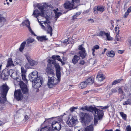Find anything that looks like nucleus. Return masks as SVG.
I'll return each mask as SVG.
<instances>
[{
    "label": "nucleus",
    "mask_w": 131,
    "mask_h": 131,
    "mask_svg": "<svg viewBox=\"0 0 131 131\" xmlns=\"http://www.w3.org/2000/svg\"><path fill=\"white\" fill-rule=\"evenodd\" d=\"M77 109V107H72L70 108V110L71 112H72L73 111H74L76 109Z\"/></svg>",
    "instance_id": "nucleus-46"
},
{
    "label": "nucleus",
    "mask_w": 131,
    "mask_h": 131,
    "mask_svg": "<svg viewBox=\"0 0 131 131\" xmlns=\"http://www.w3.org/2000/svg\"><path fill=\"white\" fill-rule=\"evenodd\" d=\"M78 49L79 50V55L82 59L84 58L86 56V54L85 49L83 47L82 45L79 46Z\"/></svg>",
    "instance_id": "nucleus-11"
},
{
    "label": "nucleus",
    "mask_w": 131,
    "mask_h": 131,
    "mask_svg": "<svg viewBox=\"0 0 131 131\" xmlns=\"http://www.w3.org/2000/svg\"><path fill=\"white\" fill-rule=\"evenodd\" d=\"M26 44V42L25 41H24L20 45V46L19 48V50L22 52L23 50L24 49L25 47Z\"/></svg>",
    "instance_id": "nucleus-30"
},
{
    "label": "nucleus",
    "mask_w": 131,
    "mask_h": 131,
    "mask_svg": "<svg viewBox=\"0 0 131 131\" xmlns=\"http://www.w3.org/2000/svg\"><path fill=\"white\" fill-rule=\"evenodd\" d=\"M127 11L128 12V13H130L131 12V6L128 9Z\"/></svg>",
    "instance_id": "nucleus-63"
},
{
    "label": "nucleus",
    "mask_w": 131,
    "mask_h": 131,
    "mask_svg": "<svg viewBox=\"0 0 131 131\" xmlns=\"http://www.w3.org/2000/svg\"><path fill=\"white\" fill-rule=\"evenodd\" d=\"M72 1L74 4H77V5H76V7L80 5V4H78V3L80 2L79 0H72Z\"/></svg>",
    "instance_id": "nucleus-42"
},
{
    "label": "nucleus",
    "mask_w": 131,
    "mask_h": 131,
    "mask_svg": "<svg viewBox=\"0 0 131 131\" xmlns=\"http://www.w3.org/2000/svg\"><path fill=\"white\" fill-rule=\"evenodd\" d=\"M48 6L46 3L38 4L37 5V7L40 12H39L38 9L34 10L32 15L36 18H37L39 16L43 17H46L45 15L47 13V7H48Z\"/></svg>",
    "instance_id": "nucleus-3"
},
{
    "label": "nucleus",
    "mask_w": 131,
    "mask_h": 131,
    "mask_svg": "<svg viewBox=\"0 0 131 131\" xmlns=\"http://www.w3.org/2000/svg\"><path fill=\"white\" fill-rule=\"evenodd\" d=\"M105 8L104 6L102 5L95 6L93 9V12L95 14H98V12L102 13L104 11Z\"/></svg>",
    "instance_id": "nucleus-12"
},
{
    "label": "nucleus",
    "mask_w": 131,
    "mask_h": 131,
    "mask_svg": "<svg viewBox=\"0 0 131 131\" xmlns=\"http://www.w3.org/2000/svg\"><path fill=\"white\" fill-rule=\"evenodd\" d=\"M0 97V103L4 104L7 100L6 98V95L5 94H1Z\"/></svg>",
    "instance_id": "nucleus-21"
},
{
    "label": "nucleus",
    "mask_w": 131,
    "mask_h": 131,
    "mask_svg": "<svg viewBox=\"0 0 131 131\" xmlns=\"http://www.w3.org/2000/svg\"><path fill=\"white\" fill-rule=\"evenodd\" d=\"M129 13L127 11L125 13L124 15V17L125 18H126L127 17Z\"/></svg>",
    "instance_id": "nucleus-61"
},
{
    "label": "nucleus",
    "mask_w": 131,
    "mask_h": 131,
    "mask_svg": "<svg viewBox=\"0 0 131 131\" xmlns=\"http://www.w3.org/2000/svg\"><path fill=\"white\" fill-rule=\"evenodd\" d=\"M40 131H51L50 127L46 126L43 128H41Z\"/></svg>",
    "instance_id": "nucleus-32"
},
{
    "label": "nucleus",
    "mask_w": 131,
    "mask_h": 131,
    "mask_svg": "<svg viewBox=\"0 0 131 131\" xmlns=\"http://www.w3.org/2000/svg\"><path fill=\"white\" fill-rule=\"evenodd\" d=\"M83 131H90V125L87 126Z\"/></svg>",
    "instance_id": "nucleus-48"
},
{
    "label": "nucleus",
    "mask_w": 131,
    "mask_h": 131,
    "mask_svg": "<svg viewBox=\"0 0 131 131\" xmlns=\"http://www.w3.org/2000/svg\"><path fill=\"white\" fill-rule=\"evenodd\" d=\"M28 77L30 81L32 82L33 87L37 89L41 86L43 82L42 78L41 76H38L37 71H34L30 73Z\"/></svg>",
    "instance_id": "nucleus-1"
},
{
    "label": "nucleus",
    "mask_w": 131,
    "mask_h": 131,
    "mask_svg": "<svg viewBox=\"0 0 131 131\" xmlns=\"http://www.w3.org/2000/svg\"><path fill=\"white\" fill-rule=\"evenodd\" d=\"M21 75L22 74H25V73H26V71L24 69V68L22 67H21Z\"/></svg>",
    "instance_id": "nucleus-47"
},
{
    "label": "nucleus",
    "mask_w": 131,
    "mask_h": 131,
    "mask_svg": "<svg viewBox=\"0 0 131 131\" xmlns=\"http://www.w3.org/2000/svg\"><path fill=\"white\" fill-rule=\"evenodd\" d=\"M26 58L31 66H33L37 64L38 62L36 61L32 60L29 56L26 55Z\"/></svg>",
    "instance_id": "nucleus-17"
},
{
    "label": "nucleus",
    "mask_w": 131,
    "mask_h": 131,
    "mask_svg": "<svg viewBox=\"0 0 131 131\" xmlns=\"http://www.w3.org/2000/svg\"><path fill=\"white\" fill-rule=\"evenodd\" d=\"M10 75L12 78L15 80L17 79V73L16 72H14L13 70L10 69Z\"/></svg>",
    "instance_id": "nucleus-22"
},
{
    "label": "nucleus",
    "mask_w": 131,
    "mask_h": 131,
    "mask_svg": "<svg viewBox=\"0 0 131 131\" xmlns=\"http://www.w3.org/2000/svg\"><path fill=\"white\" fill-rule=\"evenodd\" d=\"M117 83H120L123 80V79H119L117 80H116Z\"/></svg>",
    "instance_id": "nucleus-57"
},
{
    "label": "nucleus",
    "mask_w": 131,
    "mask_h": 131,
    "mask_svg": "<svg viewBox=\"0 0 131 131\" xmlns=\"http://www.w3.org/2000/svg\"><path fill=\"white\" fill-rule=\"evenodd\" d=\"M2 72L3 73V74H5L6 76L10 75V70H8V69H5Z\"/></svg>",
    "instance_id": "nucleus-36"
},
{
    "label": "nucleus",
    "mask_w": 131,
    "mask_h": 131,
    "mask_svg": "<svg viewBox=\"0 0 131 131\" xmlns=\"http://www.w3.org/2000/svg\"><path fill=\"white\" fill-rule=\"evenodd\" d=\"M86 83L87 85L90 83V78H89L88 79H86L85 81H84Z\"/></svg>",
    "instance_id": "nucleus-54"
},
{
    "label": "nucleus",
    "mask_w": 131,
    "mask_h": 131,
    "mask_svg": "<svg viewBox=\"0 0 131 131\" xmlns=\"http://www.w3.org/2000/svg\"><path fill=\"white\" fill-rule=\"evenodd\" d=\"M131 104V99H129L127 100L123 103V105H130Z\"/></svg>",
    "instance_id": "nucleus-33"
},
{
    "label": "nucleus",
    "mask_w": 131,
    "mask_h": 131,
    "mask_svg": "<svg viewBox=\"0 0 131 131\" xmlns=\"http://www.w3.org/2000/svg\"><path fill=\"white\" fill-rule=\"evenodd\" d=\"M78 122L77 119L75 116L72 117L71 118H69L67 122V124L70 127L74 125Z\"/></svg>",
    "instance_id": "nucleus-9"
},
{
    "label": "nucleus",
    "mask_w": 131,
    "mask_h": 131,
    "mask_svg": "<svg viewBox=\"0 0 131 131\" xmlns=\"http://www.w3.org/2000/svg\"><path fill=\"white\" fill-rule=\"evenodd\" d=\"M46 37V36H41L38 37L37 38L38 41L42 42L48 40V38H47Z\"/></svg>",
    "instance_id": "nucleus-23"
},
{
    "label": "nucleus",
    "mask_w": 131,
    "mask_h": 131,
    "mask_svg": "<svg viewBox=\"0 0 131 131\" xmlns=\"http://www.w3.org/2000/svg\"><path fill=\"white\" fill-rule=\"evenodd\" d=\"M94 112V122L96 125L98 123V120H101L103 118L104 113L103 110L98 109L95 105H91V112Z\"/></svg>",
    "instance_id": "nucleus-2"
},
{
    "label": "nucleus",
    "mask_w": 131,
    "mask_h": 131,
    "mask_svg": "<svg viewBox=\"0 0 131 131\" xmlns=\"http://www.w3.org/2000/svg\"><path fill=\"white\" fill-rule=\"evenodd\" d=\"M14 66V64L13 63L12 59L11 58H9L8 59L7 61V64L6 67H8L9 66Z\"/></svg>",
    "instance_id": "nucleus-26"
},
{
    "label": "nucleus",
    "mask_w": 131,
    "mask_h": 131,
    "mask_svg": "<svg viewBox=\"0 0 131 131\" xmlns=\"http://www.w3.org/2000/svg\"><path fill=\"white\" fill-rule=\"evenodd\" d=\"M80 109L83 111L85 110L90 112V106H86L84 108L83 107L81 108Z\"/></svg>",
    "instance_id": "nucleus-31"
},
{
    "label": "nucleus",
    "mask_w": 131,
    "mask_h": 131,
    "mask_svg": "<svg viewBox=\"0 0 131 131\" xmlns=\"http://www.w3.org/2000/svg\"><path fill=\"white\" fill-rule=\"evenodd\" d=\"M22 24L23 26L26 25L28 28L29 31L32 34L34 35V36H36L35 34L34 33V32L32 30L30 26V23L28 20H26L24 22H23Z\"/></svg>",
    "instance_id": "nucleus-16"
},
{
    "label": "nucleus",
    "mask_w": 131,
    "mask_h": 131,
    "mask_svg": "<svg viewBox=\"0 0 131 131\" xmlns=\"http://www.w3.org/2000/svg\"><path fill=\"white\" fill-rule=\"evenodd\" d=\"M78 16H77V15H76V14H75L73 16V18H72V19H73V20H75L76 19H77L76 17H77Z\"/></svg>",
    "instance_id": "nucleus-62"
},
{
    "label": "nucleus",
    "mask_w": 131,
    "mask_h": 131,
    "mask_svg": "<svg viewBox=\"0 0 131 131\" xmlns=\"http://www.w3.org/2000/svg\"><path fill=\"white\" fill-rule=\"evenodd\" d=\"M77 5V4H74L72 2L71 3L70 2H68L66 3H65L64 4V6L65 8L66 9H71L72 8H73V6Z\"/></svg>",
    "instance_id": "nucleus-18"
},
{
    "label": "nucleus",
    "mask_w": 131,
    "mask_h": 131,
    "mask_svg": "<svg viewBox=\"0 0 131 131\" xmlns=\"http://www.w3.org/2000/svg\"><path fill=\"white\" fill-rule=\"evenodd\" d=\"M62 59L63 61L64 62V61H66L67 59V58L66 57L63 56L62 57Z\"/></svg>",
    "instance_id": "nucleus-64"
},
{
    "label": "nucleus",
    "mask_w": 131,
    "mask_h": 131,
    "mask_svg": "<svg viewBox=\"0 0 131 131\" xmlns=\"http://www.w3.org/2000/svg\"><path fill=\"white\" fill-rule=\"evenodd\" d=\"M96 78L100 82L103 81L105 79L103 74L101 72L98 73Z\"/></svg>",
    "instance_id": "nucleus-19"
},
{
    "label": "nucleus",
    "mask_w": 131,
    "mask_h": 131,
    "mask_svg": "<svg viewBox=\"0 0 131 131\" xmlns=\"http://www.w3.org/2000/svg\"><path fill=\"white\" fill-rule=\"evenodd\" d=\"M48 85L49 88H52L54 86L56 85L58 82H59V80L53 76L50 77V76L48 77Z\"/></svg>",
    "instance_id": "nucleus-5"
},
{
    "label": "nucleus",
    "mask_w": 131,
    "mask_h": 131,
    "mask_svg": "<svg viewBox=\"0 0 131 131\" xmlns=\"http://www.w3.org/2000/svg\"><path fill=\"white\" fill-rule=\"evenodd\" d=\"M19 85L24 94H26L28 93V89L26 84L23 81H20L19 83Z\"/></svg>",
    "instance_id": "nucleus-13"
},
{
    "label": "nucleus",
    "mask_w": 131,
    "mask_h": 131,
    "mask_svg": "<svg viewBox=\"0 0 131 131\" xmlns=\"http://www.w3.org/2000/svg\"><path fill=\"white\" fill-rule=\"evenodd\" d=\"M120 115L122 117L123 119L126 120L127 118V115L125 114L123 112H119Z\"/></svg>",
    "instance_id": "nucleus-34"
},
{
    "label": "nucleus",
    "mask_w": 131,
    "mask_h": 131,
    "mask_svg": "<svg viewBox=\"0 0 131 131\" xmlns=\"http://www.w3.org/2000/svg\"><path fill=\"white\" fill-rule=\"evenodd\" d=\"M100 47L99 46L97 45H96L93 47V48L92 49L93 56H94L95 55V54L94 53V52L95 51V50H97Z\"/></svg>",
    "instance_id": "nucleus-27"
},
{
    "label": "nucleus",
    "mask_w": 131,
    "mask_h": 131,
    "mask_svg": "<svg viewBox=\"0 0 131 131\" xmlns=\"http://www.w3.org/2000/svg\"><path fill=\"white\" fill-rule=\"evenodd\" d=\"M5 18L2 15L0 14V23L2 22L3 20H4Z\"/></svg>",
    "instance_id": "nucleus-50"
},
{
    "label": "nucleus",
    "mask_w": 131,
    "mask_h": 131,
    "mask_svg": "<svg viewBox=\"0 0 131 131\" xmlns=\"http://www.w3.org/2000/svg\"><path fill=\"white\" fill-rule=\"evenodd\" d=\"M60 58V56L59 55H53L52 57V58L54 60H58Z\"/></svg>",
    "instance_id": "nucleus-43"
},
{
    "label": "nucleus",
    "mask_w": 131,
    "mask_h": 131,
    "mask_svg": "<svg viewBox=\"0 0 131 131\" xmlns=\"http://www.w3.org/2000/svg\"><path fill=\"white\" fill-rule=\"evenodd\" d=\"M106 54L107 56L110 57H113L115 55V53L112 50L110 51H107Z\"/></svg>",
    "instance_id": "nucleus-25"
},
{
    "label": "nucleus",
    "mask_w": 131,
    "mask_h": 131,
    "mask_svg": "<svg viewBox=\"0 0 131 131\" xmlns=\"http://www.w3.org/2000/svg\"><path fill=\"white\" fill-rule=\"evenodd\" d=\"M53 11L55 14L56 16L55 18H56V20H57V18L59 17V16H60L62 14L60 12H57L56 10H54Z\"/></svg>",
    "instance_id": "nucleus-35"
},
{
    "label": "nucleus",
    "mask_w": 131,
    "mask_h": 131,
    "mask_svg": "<svg viewBox=\"0 0 131 131\" xmlns=\"http://www.w3.org/2000/svg\"><path fill=\"white\" fill-rule=\"evenodd\" d=\"M80 118L81 123L86 126L89 124L90 122V116L89 114L81 112Z\"/></svg>",
    "instance_id": "nucleus-4"
},
{
    "label": "nucleus",
    "mask_w": 131,
    "mask_h": 131,
    "mask_svg": "<svg viewBox=\"0 0 131 131\" xmlns=\"http://www.w3.org/2000/svg\"><path fill=\"white\" fill-rule=\"evenodd\" d=\"M80 56L76 55L73 56L72 60V62L74 64H75L78 63V61L80 59Z\"/></svg>",
    "instance_id": "nucleus-20"
},
{
    "label": "nucleus",
    "mask_w": 131,
    "mask_h": 131,
    "mask_svg": "<svg viewBox=\"0 0 131 131\" xmlns=\"http://www.w3.org/2000/svg\"><path fill=\"white\" fill-rule=\"evenodd\" d=\"M128 41L129 45L131 46V37H129L128 39Z\"/></svg>",
    "instance_id": "nucleus-58"
},
{
    "label": "nucleus",
    "mask_w": 131,
    "mask_h": 131,
    "mask_svg": "<svg viewBox=\"0 0 131 131\" xmlns=\"http://www.w3.org/2000/svg\"><path fill=\"white\" fill-rule=\"evenodd\" d=\"M105 36H106V40L110 41L112 40H113L112 38L110 36V32H106Z\"/></svg>",
    "instance_id": "nucleus-28"
},
{
    "label": "nucleus",
    "mask_w": 131,
    "mask_h": 131,
    "mask_svg": "<svg viewBox=\"0 0 131 131\" xmlns=\"http://www.w3.org/2000/svg\"><path fill=\"white\" fill-rule=\"evenodd\" d=\"M106 33V32H105L104 31H101L99 32V35L100 36L102 37L105 36Z\"/></svg>",
    "instance_id": "nucleus-44"
},
{
    "label": "nucleus",
    "mask_w": 131,
    "mask_h": 131,
    "mask_svg": "<svg viewBox=\"0 0 131 131\" xmlns=\"http://www.w3.org/2000/svg\"><path fill=\"white\" fill-rule=\"evenodd\" d=\"M21 76L22 79L24 81V82L26 83H27L28 82V80L26 79L25 74H22L21 75Z\"/></svg>",
    "instance_id": "nucleus-41"
},
{
    "label": "nucleus",
    "mask_w": 131,
    "mask_h": 131,
    "mask_svg": "<svg viewBox=\"0 0 131 131\" xmlns=\"http://www.w3.org/2000/svg\"><path fill=\"white\" fill-rule=\"evenodd\" d=\"M87 85L86 83L84 81L79 84L78 86L80 89H82L86 87Z\"/></svg>",
    "instance_id": "nucleus-24"
},
{
    "label": "nucleus",
    "mask_w": 131,
    "mask_h": 131,
    "mask_svg": "<svg viewBox=\"0 0 131 131\" xmlns=\"http://www.w3.org/2000/svg\"><path fill=\"white\" fill-rule=\"evenodd\" d=\"M15 62H16L17 64H18L21 63V61L19 59H16L15 60Z\"/></svg>",
    "instance_id": "nucleus-52"
},
{
    "label": "nucleus",
    "mask_w": 131,
    "mask_h": 131,
    "mask_svg": "<svg viewBox=\"0 0 131 131\" xmlns=\"http://www.w3.org/2000/svg\"><path fill=\"white\" fill-rule=\"evenodd\" d=\"M51 126L53 131H59L61 128V124L60 122L54 121L52 122Z\"/></svg>",
    "instance_id": "nucleus-7"
},
{
    "label": "nucleus",
    "mask_w": 131,
    "mask_h": 131,
    "mask_svg": "<svg viewBox=\"0 0 131 131\" xmlns=\"http://www.w3.org/2000/svg\"><path fill=\"white\" fill-rule=\"evenodd\" d=\"M85 63V62L82 60H80L79 64L82 65H83Z\"/></svg>",
    "instance_id": "nucleus-55"
},
{
    "label": "nucleus",
    "mask_w": 131,
    "mask_h": 131,
    "mask_svg": "<svg viewBox=\"0 0 131 131\" xmlns=\"http://www.w3.org/2000/svg\"><path fill=\"white\" fill-rule=\"evenodd\" d=\"M118 83H117V81L116 80H115L112 83V85H115L116 84H117Z\"/></svg>",
    "instance_id": "nucleus-60"
},
{
    "label": "nucleus",
    "mask_w": 131,
    "mask_h": 131,
    "mask_svg": "<svg viewBox=\"0 0 131 131\" xmlns=\"http://www.w3.org/2000/svg\"><path fill=\"white\" fill-rule=\"evenodd\" d=\"M48 62L46 71L47 75L49 77V76H52L54 74V71L53 70V66L52 64L49 62Z\"/></svg>",
    "instance_id": "nucleus-6"
},
{
    "label": "nucleus",
    "mask_w": 131,
    "mask_h": 131,
    "mask_svg": "<svg viewBox=\"0 0 131 131\" xmlns=\"http://www.w3.org/2000/svg\"><path fill=\"white\" fill-rule=\"evenodd\" d=\"M15 97L17 101L21 100L23 98V94L20 90H16L14 92Z\"/></svg>",
    "instance_id": "nucleus-10"
},
{
    "label": "nucleus",
    "mask_w": 131,
    "mask_h": 131,
    "mask_svg": "<svg viewBox=\"0 0 131 131\" xmlns=\"http://www.w3.org/2000/svg\"><path fill=\"white\" fill-rule=\"evenodd\" d=\"M126 130L127 131H131V127L129 125H128L126 127Z\"/></svg>",
    "instance_id": "nucleus-51"
},
{
    "label": "nucleus",
    "mask_w": 131,
    "mask_h": 131,
    "mask_svg": "<svg viewBox=\"0 0 131 131\" xmlns=\"http://www.w3.org/2000/svg\"><path fill=\"white\" fill-rule=\"evenodd\" d=\"M112 92L113 93H115L117 91V90L116 89H112Z\"/></svg>",
    "instance_id": "nucleus-59"
},
{
    "label": "nucleus",
    "mask_w": 131,
    "mask_h": 131,
    "mask_svg": "<svg viewBox=\"0 0 131 131\" xmlns=\"http://www.w3.org/2000/svg\"><path fill=\"white\" fill-rule=\"evenodd\" d=\"M9 77V75L6 76L5 74H3V73L2 72L1 78L3 80H6Z\"/></svg>",
    "instance_id": "nucleus-37"
},
{
    "label": "nucleus",
    "mask_w": 131,
    "mask_h": 131,
    "mask_svg": "<svg viewBox=\"0 0 131 131\" xmlns=\"http://www.w3.org/2000/svg\"><path fill=\"white\" fill-rule=\"evenodd\" d=\"M118 93H120L122 94H123V91L122 90L121 88H119L118 89Z\"/></svg>",
    "instance_id": "nucleus-53"
},
{
    "label": "nucleus",
    "mask_w": 131,
    "mask_h": 131,
    "mask_svg": "<svg viewBox=\"0 0 131 131\" xmlns=\"http://www.w3.org/2000/svg\"><path fill=\"white\" fill-rule=\"evenodd\" d=\"M121 40V38L118 36H116L114 39L115 41H119Z\"/></svg>",
    "instance_id": "nucleus-45"
},
{
    "label": "nucleus",
    "mask_w": 131,
    "mask_h": 131,
    "mask_svg": "<svg viewBox=\"0 0 131 131\" xmlns=\"http://www.w3.org/2000/svg\"><path fill=\"white\" fill-rule=\"evenodd\" d=\"M58 61H60V62L61 63V64H62V65H64L65 64V63L60 58H59V60H58Z\"/></svg>",
    "instance_id": "nucleus-56"
},
{
    "label": "nucleus",
    "mask_w": 131,
    "mask_h": 131,
    "mask_svg": "<svg viewBox=\"0 0 131 131\" xmlns=\"http://www.w3.org/2000/svg\"><path fill=\"white\" fill-rule=\"evenodd\" d=\"M48 62L54 65V67L56 69V71H61V68L59 63H56L55 60H49Z\"/></svg>",
    "instance_id": "nucleus-15"
},
{
    "label": "nucleus",
    "mask_w": 131,
    "mask_h": 131,
    "mask_svg": "<svg viewBox=\"0 0 131 131\" xmlns=\"http://www.w3.org/2000/svg\"><path fill=\"white\" fill-rule=\"evenodd\" d=\"M118 27H115V32H116V33H117V34H119V30L118 31Z\"/></svg>",
    "instance_id": "nucleus-49"
},
{
    "label": "nucleus",
    "mask_w": 131,
    "mask_h": 131,
    "mask_svg": "<svg viewBox=\"0 0 131 131\" xmlns=\"http://www.w3.org/2000/svg\"><path fill=\"white\" fill-rule=\"evenodd\" d=\"M110 24L112 25L111 26L110 28V29L111 30H112L114 26V20H111L110 21Z\"/></svg>",
    "instance_id": "nucleus-39"
},
{
    "label": "nucleus",
    "mask_w": 131,
    "mask_h": 131,
    "mask_svg": "<svg viewBox=\"0 0 131 131\" xmlns=\"http://www.w3.org/2000/svg\"><path fill=\"white\" fill-rule=\"evenodd\" d=\"M34 40L32 38H29L27 39L26 40L27 43L28 44L32 43L34 41Z\"/></svg>",
    "instance_id": "nucleus-40"
},
{
    "label": "nucleus",
    "mask_w": 131,
    "mask_h": 131,
    "mask_svg": "<svg viewBox=\"0 0 131 131\" xmlns=\"http://www.w3.org/2000/svg\"><path fill=\"white\" fill-rule=\"evenodd\" d=\"M94 77H91V84H93V83H94V86L96 87H99L101 85H99L96 84L95 83H94Z\"/></svg>",
    "instance_id": "nucleus-29"
},
{
    "label": "nucleus",
    "mask_w": 131,
    "mask_h": 131,
    "mask_svg": "<svg viewBox=\"0 0 131 131\" xmlns=\"http://www.w3.org/2000/svg\"><path fill=\"white\" fill-rule=\"evenodd\" d=\"M41 26L43 27V29H45L47 31V33L50 34V36H52L53 30L52 27L47 23V25L45 26L42 25H41Z\"/></svg>",
    "instance_id": "nucleus-14"
},
{
    "label": "nucleus",
    "mask_w": 131,
    "mask_h": 131,
    "mask_svg": "<svg viewBox=\"0 0 131 131\" xmlns=\"http://www.w3.org/2000/svg\"><path fill=\"white\" fill-rule=\"evenodd\" d=\"M9 89V88L6 84H3L0 87V93L1 94L7 95Z\"/></svg>",
    "instance_id": "nucleus-8"
},
{
    "label": "nucleus",
    "mask_w": 131,
    "mask_h": 131,
    "mask_svg": "<svg viewBox=\"0 0 131 131\" xmlns=\"http://www.w3.org/2000/svg\"><path fill=\"white\" fill-rule=\"evenodd\" d=\"M56 74L57 77L58 79H57L58 80H59V81H60V79L61 77V74L60 73V71H56Z\"/></svg>",
    "instance_id": "nucleus-38"
}]
</instances>
